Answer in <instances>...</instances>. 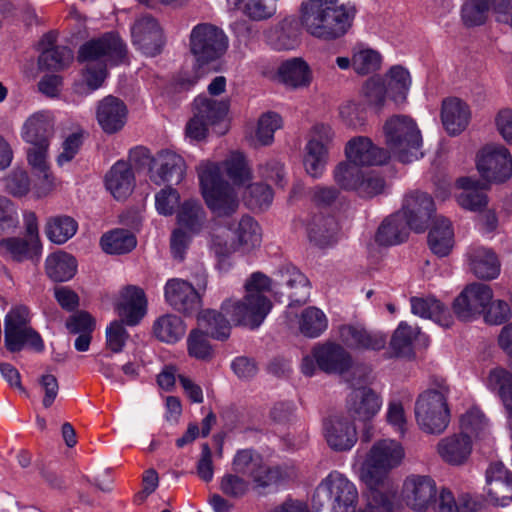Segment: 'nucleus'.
<instances>
[{"label": "nucleus", "mask_w": 512, "mask_h": 512, "mask_svg": "<svg viewBox=\"0 0 512 512\" xmlns=\"http://www.w3.org/2000/svg\"><path fill=\"white\" fill-rule=\"evenodd\" d=\"M197 174L204 201L216 217H230L237 212L241 191L221 178L220 167L216 162H200Z\"/></svg>", "instance_id": "obj_6"}, {"label": "nucleus", "mask_w": 512, "mask_h": 512, "mask_svg": "<svg viewBox=\"0 0 512 512\" xmlns=\"http://www.w3.org/2000/svg\"><path fill=\"white\" fill-rule=\"evenodd\" d=\"M245 295L241 299L228 298L221 304L220 311L206 309L197 316L200 328L217 340H226L231 333V323L249 329H257L272 309V302L266 293L272 288V281L261 272H254L244 284Z\"/></svg>", "instance_id": "obj_1"}, {"label": "nucleus", "mask_w": 512, "mask_h": 512, "mask_svg": "<svg viewBox=\"0 0 512 512\" xmlns=\"http://www.w3.org/2000/svg\"><path fill=\"white\" fill-rule=\"evenodd\" d=\"M270 41L278 50H291L298 45V38L292 21L284 19L271 31Z\"/></svg>", "instance_id": "obj_57"}, {"label": "nucleus", "mask_w": 512, "mask_h": 512, "mask_svg": "<svg viewBox=\"0 0 512 512\" xmlns=\"http://www.w3.org/2000/svg\"><path fill=\"white\" fill-rule=\"evenodd\" d=\"M384 179L375 171L363 169L356 193L363 198H371L383 192Z\"/></svg>", "instance_id": "obj_63"}, {"label": "nucleus", "mask_w": 512, "mask_h": 512, "mask_svg": "<svg viewBox=\"0 0 512 512\" xmlns=\"http://www.w3.org/2000/svg\"><path fill=\"white\" fill-rule=\"evenodd\" d=\"M229 39L218 26L204 22L195 25L189 35V52L194 57L196 68L192 76L179 77V85L188 89L204 75L202 67L220 59L228 50Z\"/></svg>", "instance_id": "obj_5"}, {"label": "nucleus", "mask_w": 512, "mask_h": 512, "mask_svg": "<svg viewBox=\"0 0 512 512\" xmlns=\"http://www.w3.org/2000/svg\"><path fill=\"white\" fill-rule=\"evenodd\" d=\"M16 205L7 197L0 196V234H11L19 228Z\"/></svg>", "instance_id": "obj_62"}, {"label": "nucleus", "mask_w": 512, "mask_h": 512, "mask_svg": "<svg viewBox=\"0 0 512 512\" xmlns=\"http://www.w3.org/2000/svg\"><path fill=\"white\" fill-rule=\"evenodd\" d=\"M30 312L24 305L13 307L4 319L5 346L11 352L29 346L37 351L43 349L40 335L30 326Z\"/></svg>", "instance_id": "obj_12"}, {"label": "nucleus", "mask_w": 512, "mask_h": 512, "mask_svg": "<svg viewBox=\"0 0 512 512\" xmlns=\"http://www.w3.org/2000/svg\"><path fill=\"white\" fill-rule=\"evenodd\" d=\"M221 177L223 174L232 187L242 191L254 179L252 166L246 156L239 151L230 152L219 164Z\"/></svg>", "instance_id": "obj_28"}, {"label": "nucleus", "mask_w": 512, "mask_h": 512, "mask_svg": "<svg viewBox=\"0 0 512 512\" xmlns=\"http://www.w3.org/2000/svg\"><path fill=\"white\" fill-rule=\"evenodd\" d=\"M153 333L159 341L174 344L184 337L186 324L175 314H165L154 321Z\"/></svg>", "instance_id": "obj_40"}, {"label": "nucleus", "mask_w": 512, "mask_h": 512, "mask_svg": "<svg viewBox=\"0 0 512 512\" xmlns=\"http://www.w3.org/2000/svg\"><path fill=\"white\" fill-rule=\"evenodd\" d=\"M229 102L216 100L206 96H198L193 103V113L210 126L220 122L227 114Z\"/></svg>", "instance_id": "obj_41"}, {"label": "nucleus", "mask_w": 512, "mask_h": 512, "mask_svg": "<svg viewBox=\"0 0 512 512\" xmlns=\"http://www.w3.org/2000/svg\"><path fill=\"white\" fill-rule=\"evenodd\" d=\"M236 236V250L249 252L260 246L261 229L258 223L250 216H243L234 231Z\"/></svg>", "instance_id": "obj_43"}, {"label": "nucleus", "mask_w": 512, "mask_h": 512, "mask_svg": "<svg viewBox=\"0 0 512 512\" xmlns=\"http://www.w3.org/2000/svg\"><path fill=\"white\" fill-rule=\"evenodd\" d=\"M185 173V161L175 152L163 150L152 159L150 179L157 185L179 184L184 179Z\"/></svg>", "instance_id": "obj_18"}, {"label": "nucleus", "mask_w": 512, "mask_h": 512, "mask_svg": "<svg viewBox=\"0 0 512 512\" xmlns=\"http://www.w3.org/2000/svg\"><path fill=\"white\" fill-rule=\"evenodd\" d=\"M388 77V93L395 102H403L411 84L409 72L401 66H394L390 69Z\"/></svg>", "instance_id": "obj_55"}, {"label": "nucleus", "mask_w": 512, "mask_h": 512, "mask_svg": "<svg viewBox=\"0 0 512 512\" xmlns=\"http://www.w3.org/2000/svg\"><path fill=\"white\" fill-rule=\"evenodd\" d=\"M327 327V316L317 307H307L299 315L298 329L305 337L317 338L324 333Z\"/></svg>", "instance_id": "obj_46"}, {"label": "nucleus", "mask_w": 512, "mask_h": 512, "mask_svg": "<svg viewBox=\"0 0 512 512\" xmlns=\"http://www.w3.org/2000/svg\"><path fill=\"white\" fill-rule=\"evenodd\" d=\"M356 9L338 0H305L300 6V23L311 36L326 41L343 37L351 28Z\"/></svg>", "instance_id": "obj_3"}, {"label": "nucleus", "mask_w": 512, "mask_h": 512, "mask_svg": "<svg viewBox=\"0 0 512 512\" xmlns=\"http://www.w3.org/2000/svg\"><path fill=\"white\" fill-rule=\"evenodd\" d=\"M363 168L346 161L339 163L333 171V179L339 188L356 192Z\"/></svg>", "instance_id": "obj_53"}, {"label": "nucleus", "mask_w": 512, "mask_h": 512, "mask_svg": "<svg viewBox=\"0 0 512 512\" xmlns=\"http://www.w3.org/2000/svg\"><path fill=\"white\" fill-rule=\"evenodd\" d=\"M205 211L197 200L185 201L177 214L178 224L181 229H186L191 234L198 233L205 223Z\"/></svg>", "instance_id": "obj_47"}, {"label": "nucleus", "mask_w": 512, "mask_h": 512, "mask_svg": "<svg viewBox=\"0 0 512 512\" xmlns=\"http://www.w3.org/2000/svg\"><path fill=\"white\" fill-rule=\"evenodd\" d=\"M242 191L247 204L253 208H266L273 200V191L267 184L252 181Z\"/></svg>", "instance_id": "obj_59"}, {"label": "nucleus", "mask_w": 512, "mask_h": 512, "mask_svg": "<svg viewBox=\"0 0 512 512\" xmlns=\"http://www.w3.org/2000/svg\"><path fill=\"white\" fill-rule=\"evenodd\" d=\"M136 243L134 235L124 229H116L108 232L104 234L100 240L103 251L108 254L128 253L136 247Z\"/></svg>", "instance_id": "obj_48"}, {"label": "nucleus", "mask_w": 512, "mask_h": 512, "mask_svg": "<svg viewBox=\"0 0 512 512\" xmlns=\"http://www.w3.org/2000/svg\"><path fill=\"white\" fill-rule=\"evenodd\" d=\"M353 364L350 353L340 344L326 342L315 345L305 355L301 363V371L306 376H313L317 369L328 374L347 372Z\"/></svg>", "instance_id": "obj_11"}, {"label": "nucleus", "mask_w": 512, "mask_h": 512, "mask_svg": "<svg viewBox=\"0 0 512 512\" xmlns=\"http://www.w3.org/2000/svg\"><path fill=\"white\" fill-rule=\"evenodd\" d=\"M250 482L235 472H229L222 476L220 480L221 492L234 499L245 496L250 490Z\"/></svg>", "instance_id": "obj_60"}, {"label": "nucleus", "mask_w": 512, "mask_h": 512, "mask_svg": "<svg viewBox=\"0 0 512 512\" xmlns=\"http://www.w3.org/2000/svg\"><path fill=\"white\" fill-rule=\"evenodd\" d=\"M43 251L42 243L28 237L8 236L0 238V256L6 261L38 264Z\"/></svg>", "instance_id": "obj_20"}, {"label": "nucleus", "mask_w": 512, "mask_h": 512, "mask_svg": "<svg viewBox=\"0 0 512 512\" xmlns=\"http://www.w3.org/2000/svg\"><path fill=\"white\" fill-rule=\"evenodd\" d=\"M404 458L403 445L391 438L376 440L364 454H357L356 465L359 478L369 489L366 494V504L373 493H378L389 502L390 512H392V497L378 488L385 483L390 472L402 464Z\"/></svg>", "instance_id": "obj_2"}, {"label": "nucleus", "mask_w": 512, "mask_h": 512, "mask_svg": "<svg viewBox=\"0 0 512 512\" xmlns=\"http://www.w3.org/2000/svg\"><path fill=\"white\" fill-rule=\"evenodd\" d=\"M77 229V222L67 215L50 217L45 224L47 238L57 245L66 243L76 234Z\"/></svg>", "instance_id": "obj_44"}, {"label": "nucleus", "mask_w": 512, "mask_h": 512, "mask_svg": "<svg viewBox=\"0 0 512 512\" xmlns=\"http://www.w3.org/2000/svg\"><path fill=\"white\" fill-rule=\"evenodd\" d=\"M45 270L52 281L65 282L76 274L77 260L69 253L58 251L47 256Z\"/></svg>", "instance_id": "obj_36"}, {"label": "nucleus", "mask_w": 512, "mask_h": 512, "mask_svg": "<svg viewBox=\"0 0 512 512\" xmlns=\"http://www.w3.org/2000/svg\"><path fill=\"white\" fill-rule=\"evenodd\" d=\"M133 43L146 55L155 56L163 44L162 31L156 20L150 16L139 18L133 25Z\"/></svg>", "instance_id": "obj_26"}, {"label": "nucleus", "mask_w": 512, "mask_h": 512, "mask_svg": "<svg viewBox=\"0 0 512 512\" xmlns=\"http://www.w3.org/2000/svg\"><path fill=\"white\" fill-rule=\"evenodd\" d=\"M96 117L103 131L108 134H113L124 127L127 118V109L121 100L113 96H108L99 102Z\"/></svg>", "instance_id": "obj_29"}, {"label": "nucleus", "mask_w": 512, "mask_h": 512, "mask_svg": "<svg viewBox=\"0 0 512 512\" xmlns=\"http://www.w3.org/2000/svg\"><path fill=\"white\" fill-rule=\"evenodd\" d=\"M473 449V442L466 434L454 433L441 438L436 451L438 456L448 465L461 466L465 464Z\"/></svg>", "instance_id": "obj_27"}, {"label": "nucleus", "mask_w": 512, "mask_h": 512, "mask_svg": "<svg viewBox=\"0 0 512 512\" xmlns=\"http://www.w3.org/2000/svg\"><path fill=\"white\" fill-rule=\"evenodd\" d=\"M383 399L379 393L369 387L354 389L347 398L346 409L354 421L371 422L379 413Z\"/></svg>", "instance_id": "obj_19"}, {"label": "nucleus", "mask_w": 512, "mask_h": 512, "mask_svg": "<svg viewBox=\"0 0 512 512\" xmlns=\"http://www.w3.org/2000/svg\"><path fill=\"white\" fill-rule=\"evenodd\" d=\"M380 54L368 47L357 46L352 53V67L357 74L367 75L380 68Z\"/></svg>", "instance_id": "obj_51"}, {"label": "nucleus", "mask_w": 512, "mask_h": 512, "mask_svg": "<svg viewBox=\"0 0 512 512\" xmlns=\"http://www.w3.org/2000/svg\"><path fill=\"white\" fill-rule=\"evenodd\" d=\"M409 229L402 214L396 212L382 222L376 233V241L385 246L397 245L408 237Z\"/></svg>", "instance_id": "obj_38"}, {"label": "nucleus", "mask_w": 512, "mask_h": 512, "mask_svg": "<svg viewBox=\"0 0 512 512\" xmlns=\"http://www.w3.org/2000/svg\"><path fill=\"white\" fill-rule=\"evenodd\" d=\"M328 148L316 141H308L305 146L303 163L306 172L314 178L321 176L327 162Z\"/></svg>", "instance_id": "obj_49"}, {"label": "nucleus", "mask_w": 512, "mask_h": 512, "mask_svg": "<svg viewBox=\"0 0 512 512\" xmlns=\"http://www.w3.org/2000/svg\"><path fill=\"white\" fill-rule=\"evenodd\" d=\"M512 317L510 305L501 299L491 300L484 310V321L489 325H501Z\"/></svg>", "instance_id": "obj_64"}, {"label": "nucleus", "mask_w": 512, "mask_h": 512, "mask_svg": "<svg viewBox=\"0 0 512 512\" xmlns=\"http://www.w3.org/2000/svg\"><path fill=\"white\" fill-rule=\"evenodd\" d=\"M325 438L333 450H350L357 442L356 428L348 419L335 417L325 424Z\"/></svg>", "instance_id": "obj_31"}, {"label": "nucleus", "mask_w": 512, "mask_h": 512, "mask_svg": "<svg viewBox=\"0 0 512 512\" xmlns=\"http://www.w3.org/2000/svg\"><path fill=\"white\" fill-rule=\"evenodd\" d=\"M232 470L241 476H248L255 489L278 486L297 477V470L293 465L268 466L262 457L251 449H243L235 454Z\"/></svg>", "instance_id": "obj_8"}, {"label": "nucleus", "mask_w": 512, "mask_h": 512, "mask_svg": "<svg viewBox=\"0 0 512 512\" xmlns=\"http://www.w3.org/2000/svg\"><path fill=\"white\" fill-rule=\"evenodd\" d=\"M419 334L417 327L407 323H400L394 331L390 345L393 351L399 356H407L411 353L412 344Z\"/></svg>", "instance_id": "obj_58"}, {"label": "nucleus", "mask_w": 512, "mask_h": 512, "mask_svg": "<svg viewBox=\"0 0 512 512\" xmlns=\"http://www.w3.org/2000/svg\"><path fill=\"white\" fill-rule=\"evenodd\" d=\"M469 265L473 274L480 279L491 280L500 273V262L489 248L477 247L469 252Z\"/></svg>", "instance_id": "obj_34"}, {"label": "nucleus", "mask_w": 512, "mask_h": 512, "mask_svg": "<svg viewBox=\"0 0 512 512\" xmlns=\"http://www.w3.org/2000/svg\"><path fill=\"white\" fill-rule=\"evenodd\" d=\"M339 340L352 350H382L387 336L381 331L370 330L361 323L343 324L338 327Z\"/></svg>", "instance_id": "obj_15"}, {"label": "nucleus", "mask_w": 512, "mask_h": 512, "mask_svg": "<svg viewBox=\"0 0 512 512\" xmlns=\"http://www.w3.org/2000/svg\"><path fill=\"white\" fill-rule=\"evenodd\" d=\"M490 9L499 15V21H506L512 7L510 0H468L462 7V19L466 26L482 25Z\"/></svg>", "instance_id": "obj_25"}, {"label": "nucleus", "mask_w": 512, "mask_h": 512, "mask_svg": "<svg viewBox=\"0 0 512 512\" xmlns=\"http://www.w3.org/2000/svg\"><path fill=\"white\" fill-rule=\"evenodd\" d=\"M412 313L422 318L431 319L443 327L451 326L453 320L447 307L433 297H412Z\"/></svg>", "instance_id": "obj_35"}, {"label": "nucleus", "mask_w": 512, "mask_h": 512, "mask_svg": "<svg viewBox=\"0 0 512 512\" xmlns=\"http://www.w3.org/2000/svg\"><path fill=\"white\" fill-rule=\"evenodd\" d=\"M358 499L359 494L355 484L342 473L332 471L317 486L313 496V506L321 509L326 504H330L331 512H356ZM364 508L359 509L358 512Z\"/></svg>", "instance_id": "obj_10"}, {"label": "nucleus", "mask_w": 512, "mask_h": 512, "mask_svg": "<svg viewBox=\"0 0 512 512\" xmlns=\"http://www.w3.org/2000/svg\"><path fill=\"white\" fill-rule=\"evenodd\" d=\"M282 125L281 117L273 112L263 114L259 120L255 136L252 139L254 146H265L272 143L274 133Z\"/></svg>", "instance_id": "obj_54"}, {"label": "nucleus", "mask_w": 512, "mask_h": 512, "mask_svg": "<svg viewBox=\"0 0 512 512\" xmlns=\"http://www.w3.org/2000/svg\"><path fill=\"white\" fill-rule=\"evenodd\" d=\"M476 167L483 179L502 183L512 176V156L502 144L484 146L477 154Z\"/></svg>", "instance_id": "obj_13"}, {"label": "nucleus", "mask_w": 512, "mask_h": 512, "mask_svg": "<svg viewBox=\"0 0 512 512\" xmlns=\"http://www.w3.org/2000/svg\"><path fill=\"white\" fill-rule=\"evenodd\" d=\"M106 188L115 199H124L133 191L134 174L128 163L116 162L105 178Z\"/></svg>", "instance_id": "obj_33"}, {"label": "nucleus", "mask_w": 512, "mask_h": 512, "mask_svg": "<svg viewBox=\"0 0 512 512\" xmlns=\"http://www.w3.org/2000/svg\"><path fill=\"white\" fill-rule=\"evenodd\" d=\"M126 48L120 37L113 33L92 39L79 49L78 60L86 63L81 82L75 85L76 92L88 94L100 88L107 77L108 64L120 63Z\"/></svg>", "instance_id": "obj_4"}, {"label": "nucleus", "mask_w": 512, "mask_h": 512, "mask_svg": "<svg viewBox=\"0 0 512 512\" xmlns=\"http://www.w3.org/2000/svg\"><path fill=\"white\" fill-rule=\"evenodd\" d=\"M280 284L297 290L290 294V298L297 303H304L309 295L307 278L295 267H286L280 271Z\"/></svg>", "instance_id": "obj_50"}, {"label": "nucleus", "mask_w": 512, "mask_h": 512, "mask_svg": "<svg viewBox=\"0 0 512 512\" xmlns=\"http://www.w3.org/2000/svg\"><path fill=\"white\" fill-rule=\"evenodd\" d=\"M450 388L445 381H436L419 394L415 402V419L427 434H441L450 423L448 396Z\"/></svg>", "instance_id": "obj_7"}, {"label": "nucleus", "mask_w": 512, "mask_h": 512, "mask_svg": "<svg viewBox=\"0 0 512 512\" xmlns=\"http://www.w3.org/2000/svg\"><path fill=\"white\" fill-rule=\"evenodd\" d=\"M471 112L468 105L459 98H448L442 103L441 120L449 135L462 133L469 125Z\"/></svg>", "instance_id": "obj_30"}, {"label": "nucleus", "mask_w": 512, "mask_h": 512, "mask_svg": "<svg viewBox=\"0 0 512 512\" xmlns=\"http://www.w3.org/2000/svg\"><path fill=\"white\" fill-rule=\"evenodd\" d=\"M347 160L364 169V167L385 164L389 159L386 150L375 146L364 136L351 139L345 148Z\"/></svg>", "instance_id": "obj_23"}, {"label": "nucleus", "mask_w": 512, "mask_h": 512, "mask_svg": "<svg viewBox=\"0 0 512 512\" xmlns=\"http://www.w3.org/2000/svg\"><path fill=\"white\" fill-rule=\"evenodd\" d=\"M492 299L493 291L488 285L472 283L456 297L453 310L461 320L470 321L483 314Z\"/></svg>", "instance_id": "obj_14"}, {"label": "nucleus", "mask_w": 512, "mask_h": 512, "mask_svg": "<svg viewBox=\"0 0 512 512\" xmlns=\"http://www.w3.org/2000/svg\"><path fill=\"white\" fill-rule=\"evenodd\" d=\"M165 299L171 307L185 315L195 313L201 306V298L195 288L178 278L166 283Z\"/></svg>", "instance_id": "obj_21"}, {"label": "nucleus", "mask_w": 512, "mask_h": 512, "mask_svg": "<svg viewBox=\"0 0 512 512\" xmlns=\"http://www.w3.org/2000/svg\"><path fill=\"white\" fill-rule=\"evenodd\" d=\"M73 61L72 51L65 46L45 48L39 56L40 68L47 70H62Z\"/></svg>", "instance_id": "obj_52"}, {"label": "nucleus", "mask_w": 512, "mask_h": 512, "mask_svg": "<svg viewBox=\"0 0 512 512\" xmlns=\"http://www.w3.org/2000/svg\"><path fill=\"white\" fill-rule=\"evenodd\" d=\"M434 211V201L427 193L411 191L405 194L398 213L411 229L421 232L427 228Z\"/></svg>", "instance_id": "obj_16"}, {"label": "nucleus", "mask_w": 512, "mask_h": 512, "mask_svg": "<svg viewBox=\"0 0 512 512\" xmlns=\"http://www.w3.org/2000/svg\"><path fill=\"white\" fill-rule=\"evenodd\" d=\"M478 181L469 177H463L457 180V185L463 191L458 195V204L469 211L478 212L487 205L486 195L478 189Z\"/></svg>", "instance_id": "obj_45"}, {"label": "nucleus", "mask_w": 512, "mask_h": 512, "mask_svg": "<svg viewBox=\"0 0 512 512\" xmlns=\"http://www.w3.org/2000/svg\"><path fill=\"white\" fill-rule=\"evenodd\" d=\"M55 134V116L51 111L41 110L30 115L21 130L23 140L28 144L50 145Z\"/></svg>", "instance_id": "obj_24"}, {"label": "nucleus", "mask_w": 512, "mask_h": 512, "mask_svg": "<svg viewBox=\"0 0 512 512\" xmlns=\"http://www.w3.org/2000/svg\"><path fill=\"white\" fill-rule=\"evenodd\" d=\"M436 495V482L428 475H410L404 480L402 498L414 511L427 510Z\"/></svg>", "instance_id": "obj_17"}, {"label": "nucleus", "mask_w": 512, "mask_h": 512, "mask_svg": "<svg viewBox=\"0 0 512 512\" xmlns=\"http://www.w3.org/2000/svg\"><path fill=\"white\" fill-rule=\"evenodd\" d=\"M116 310L127 325H137L147 312V299L143 289L134 285L124 287L120 291Z\"/></svg>", "instance_id": "obj_22"}, {"label": "nucleus", "mask_w": 512, "mask_h": 512, "mask_svg": "<svg viewBox=\"0 0 512 512\" xmlns=\"http://www.w3.org/2000/svg\"><path fill=\"white\" fill-rule=\"evenodd\" d=\"M460 434H466L472 442L484 439L489 434V424L484 413L476 408H470L460 417Z\"/></svg>", "instance_id": "obj_42"}, {"label": "nucleus", "mask_w": 512, "mask_h": 512, "mask_svg": "<svg viewBox=\"0 0 512 512\" xmlns=\"http://www.w3.org/2000/svg\"><path fill=\"white\" fill-rule=\"evenodd\" d=\"M307 232L311 242L325 247L336 242L338 224L331 216L317 215L309 222Z\"/></svg>", "instance_id": "obj_39"}, {"label": "nucleus", "mask_w": 512, "mask_h": 512, "mask_svg": "<svg viewBox=\"0 0 512 512\" xmlns=\"http://www.w3.org/2000/svg\"><path fill=\"white\" fill-rule=\"evenodd\" d=\"M277 77L281 83L290 88H305L312 81V71L302 58H291L280 64Z\"/></svg>", "instance_id": "obj_32"}, {"label": "nucleus", "mask_w": 512, "mask_h": 512, "mask_svg": "<svg viewBox=\"0 0 512 512\" xmlns=\"http://www.w3.org/2000/svg\"><path fill=\"white\" fill-rule=\"evenodd\" d=\"M188 355L200 361H209L214 356V350L201 329H193L187 338Z\"/></svg>", "instance_id": "obj_56"}, {"label": "nucleus", "mask_w": 512, "mask_h": 512, "mask_svg": "<svg viewBox=\"0 0 512 512\" xmlns=\"http://www.w3.org/2000/svg\"><path fill=\"white\" fill-rule=\"evenodd\" d=\"M432 252L440 257L447 256L454 246V231L445 217H437L428 235Z\"/></svg>", "instance_id": "obj_37"}, {"label": "nucleus", "mask_w": 512, "mask_h": 512, "mask_svg": "<svg viewBox=\"0 0 512 512\" xmlns=\"http://www.w3.org/2000/svg\"><path fill=\"white\" fill-rule=\"evenodd\" d=\"M386 144L403 163L422 157V136L416 122L409 116L395 115L384 125Z\"/></svg>", "instance_id": "obj_9"}, {"label": "nucleus", "mask_w": 512, "mask_h": 512, "mask_svg": "<svg viewBox=\"0 0 512 512\" xmlns=\"http://www.w3.org/2000/svg\"><path fill=\"white\" fill-rule=\"evenodd\" d=\"M278 0H248L244 6V14L253 21H265L277 13Z\"/></svg>", "instance_id": "obj_61"}]
</instances>
